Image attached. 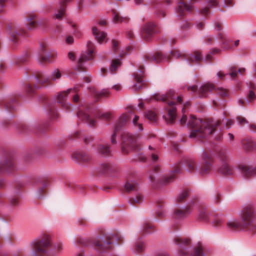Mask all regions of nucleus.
<instances>
[{
	"label": "nucleus",
	"instance_id": "nucleus-13",
	"mask_svg": "<svg viewBox=\"0 0 256 256\" xmlns=\"http://www.w3.org/2000/svg\"><path fill=\"white\" fill-rule=\"evenodd\" d=\"M87 48L88 52H82L78 59L77 67L78 69L80 70H84V62L94 58L93 52L94 46L93 43L90 41L88 42Z\"/></svg>",
	"mask_w": 256,
	"mask_h": 256
},
{
	"label": "nucleus",
	"instance_id": "nucleus-21",
	"mask_svg": "<svg viewBox=\"0 0 256 256\" xmlns=\"http://www.w3.org/2000/svg\"><path fill=\"white\" fill-rule=\"evenodd\" d=\"M192 9V6L183 0H179L176 8V12L178 16H186V12H190Z\"/></svg>",
	"mask_w": 256,
	"mask_h": 256
},
{
	"label": "nucleus",
	"instance_id": "nucleus-47",
	"mask_svg": "<svg viewBox=\"0 0 256 256\" xmlns=\"http://www.w3.org/2000/svg\"><path fill=\"white\" fill-rule=\"evenodd\" d=\"M145 248L144 243L140 238L135 244L134 250L136 252H142Z\"/></svg>",
	"mask_w": 256,
	"mask_h": 256
},
{
	"label": "nucleus",
	"instance_id": "nucleus-63",
	"mask_svg": "<svg viewBox=\"0 0 256 256\" xmlns=\"http://www.w3.org/2000/svg\"><path fill=\"white\" fill-rule=\"evenodd\" d=\"M190 27L191 24L188 22H185L184 24L182 26V28L184 30L186 29V30L190 28Z\"/></svg>",
	"mask_w": 256,
	"mask_h": 256
},
{
	"label": "nucleus",
	"instance_id": "nucleus-38",
	"mask_svg": "<svg viewBox=\"0 0 256 256\" xmlns=\"http://www.w3.org/2000/svg\"><path fill=\"white\" fill-rule=\"evenodd\" d=\"M246 71L244 68H240L237 70L235 66H231L230 68V72L228 74L233 78L236 77L238 72L240 74H243Z\"/></svg>",
	"mask_w": 256,
	"mask_h": 256
},
{
	"label": "nucleus",
	"instance_id": "nucleus-46",
	"mask_svg": "<svg viewBox=\"0 0 256 256\" xmlns=\"http://www.w3.org/2000/svg\"><path fill=\"white\" fill-rule=\"evenodd\" d=\"M138 119L139 116L135 115L132 120V124L136 130L142 131L143 130L142 124L138 122Z\"/></svg>",
	"mask_w": 256,
	"mask_h": 256
},
{
	"label": "nucleus",
	"instance_id": "nucleus-48",
	"mask_svg": "<svg viewBox=\"0 0 256 256\" xmlns=\"http://www.w3.org/2000/svg\"><path fill=\"white\" fill-rule=\"evenodd\" d=\"M191 256H204L203 248L202 246L196 247Z\"/></svg>",
	"mask_w": 256,
	"mask_h": 256
},
{
	"label": "nucleus",
	"instance_id": "nucleus-16",
	"mask_svg": "<svg viewBox=\"0 0 256 256\" xmlns=\"http://www.w3.org/2000/svg\"><path fill=\"white\" fill-rule=\"evenodd\" d=\"M46 46L44 44H40L42 53L39 54L38 60L41 62H52L57 57V52L54 50H50L48 54H44L43 52L46 48Z\"/></svg>",
	"mask_w": 256,
	"mask_h": 256
},
{
	"label": "nucleus",
	"instance_id": "nucleus-39",
	"mask_svg": "<svg viewBox=\"0 0 256 256\" xmlns=\"http://www.w3.org/2000/svg\"><path fill=\"white\" fill-rule=\"evenodd\" d=\"M122 64L121 59L116 58L113 60L110 67V70L112 73H114Z\"/></svg>",
	"mask_w": 256,
	"mask_h": 256
},
{
	"label": "nucleus",
	"instance_id": "nucleus-28",
	"mask_svg": "<svg viewBox=\"0 0 256 256\" xmlns=\"http://www.w3.org/2000/svg\"><path fill=\"white\" fill-rule=\"evenodd\" d=\"M92 32L96 39L99 43H102L106 40V34L102 31H100L96 27L92 28Z\"/></svg>",
	"mask_w": 256,
	"mask_h": 256
},
{
	"label": "nucleus",
	"instance_id": "nucleus-1",
	"mask_svg": "<svg viewBox=\"0 0 256 256\" xmlns=\"http://www.w3.org/2000/svg\"><path fill=\"white\" fill-rule=\"evenodd\" d=\"M181 124H187L190 128L192 132L189 137L196 140L206 138L212 134L219 126L220 122L208 120L202 121L194 116H191L188 118L186 115H183L180 120Z\"/></svg>",
	"mask_w": 256,
	"mask_h": 256
},
{
	"label": "nucleus",
	"instance_id": "nucleus-26",
	"mask_svg": "<svg viewBox=\"0 0 256 256\" xmlns=\"http://www.w3.org/2000/svg\"><path fill=\"white\" fill-rule=\"evenodd\" d=\"M0 172H10L14 168V164L12 158H10L2 162L0 164Z\"/></svg>",
	"mask_w": 256,
	"mask_h": 256
},
{
	"label": "nucleus",
	"instance_id": "nucleus-51",
	"mask_svg": "<svg viewBox=\"0 0 256 256\" xmlns=\"http://www.w3.org/2000/svg\"><path fill=\"white\" fill-rule=\"evenodd\" d=\"M152 228V226L149 224H148L146 223L144 224L142 228V234H146L150 232V231L149 230V229H150Z\"/></svg>",
	"mask_w": 256,
	"mask_h": 256
},
{
	"label": "nucleus",
	"instance_id": "nucleus-6",
	"mask_svg": "<svg viewBox=\"0 0 256 256\" xmlns=\"http://www.w3.org/2000/svg\"><path fill=\"white\" fill-rule=\"evenodd\" d=\"M188 90L196 93V95L200 98L207 96L209 92L215 90L216 94L222 97L228 96V90L222 88H216V86L210 82L202 84L198 89L195 85L188 87Z\"/></svg>",
	"mask_w": 256,
	"mask_h": 256
},
{
	"label": "nucleus",
	"instance_id": "nucleus-24",
	"mask_svg": "<svg viewBox=\"0 0 256 256\" xmlns=\"http://www.w3.org/2000/svg\"><path fill=\"white\" fill-rule=\"evenodd\" d=\"M134 78L136 84L133 86L134 90H138L146 84V81L144 80V71L142 69L140 70L138 72L134 74Z\"/></svg>",
	"mask_w": 256,
	"mask_h": 256
},
{
	"label": "nucleus",
	"instance_id": "nucleus-22",
	"mask_svg": "<svg viewBox=\"0 0 256 256\" xmlns=\"http://www.w3.org/2000/svg\"><path fill=\"white\" fill-rule=\"evenodd\" d=\"M238 168L245 178H250L256 176V167L247 164H241L239 166Z\"/></svg>",
	"mask_w": 256,
	"mask_h": 256
},
{
	"label": "nucleus",
	"instance_id": "nucleus-23",
	"mask_svg": "<svg viewBox=\"0 0 256 256\" xmlns=\"http://www.w3.org/2000/svg\"><path fill=\"white\" fill-rule=\"evenodd\" d=\"M6 30L12 40H15L17 36L23 35L26 34V30L20 28L18 26L13 24H10L7 26Z\"/></svg>",
	"mask_w": 256,
	"mask_h": 256
},
{
	"label": "nucleus",
	"instance_id": "nucleus-10",
	"mask_svg": "<svg viewBox=\"0 0 256 256\" xmlns=\"http://www.w3.org/2000/svg\"><path fill=\"white\" fill-rule=\"evenodd\" d=\"M218 158L222 162V165L218 168V172L224 176H231L234 174V168L228 164V156L227 152L220 150L218 154Z\"/></svg>",
	"mask_w": 256,
	"mask_h": 256
},
{
	"label": "nucleus",
	"instance_id": "nucleus-55",
	"mask_svg": "<svg viewBox=\"0 0 256 256\" xmlns=\"http://www.w3.org/2000/svg\"><path fill=\"white\" fill-rule=\"evenodd\" d=\"M110 94V90L108 89H102L100 92L97 94V95L99 97H104Z\"/></svg>",
	"mask_w": 256,
	"mask_h": 256
},
{
	"label": "nucleus",
	"instance_id": "nucleus-8",
	"mask_svg": "<svg viewBox=\"0 0 256 256\" xmlns=\"http://www.w3.org/2000/svg\"><path fill=\"white\" fill-rule=\"evenodd\" d=\"M121 150L123 154H126L132 150L139 149L137 139L132 134L124 132L122 134Z\"/></svg>",
	"mask_w": 256,
	"mask_h": 256
},
{
	"label": "nucleus",
	"instance_id": "nucleus-25",
	"mask_svg": "<svg viewBox=\"0 0 256 256\" xmlns=\"http://www.w3.org/2000/svg\"><path fill=\"white\" fill-rule=\"evenodd\" d=\"M175 243L182 248V249L180 250V254L182 256H186L188 255L187 248H185L184 247H186L190 244V240L188 238H182L178 237L174 239Z\"/></svg>",
	"mask_w": 256,
	"mask_h": 256
},
{
	"label": "nucleus",
	"instance_id": "nucleus-30",
	"mask_svg": "<svg viewBox=\"0 0 256 256\" xmlns=\"http://www.w3.org/2000/svg\"><path fill=\"white\" fill-rule=\"evenodd\" d=\"M72 0H63L60 2V6L58 12L54 15V18L58 20L61 19L65 14L66 4L71 2Z\"/></svg>",
	"mask_w": 256,
	"mask_h": 256
},
{
	"label": "nucleus",
	"instance_id": "nucleus-34",
	"mask_svg": "<svg viewBox=\"0 0 256 256\" xmlns=\"http://www.w3.org/2000/svg\"><path fill=\"white\" fill-rule=\"evenodd\" d=\"M98 152L104 156H108L110 154V150L109 146L106 144H100L97 148Z\"/></svg>",
	"mask_w": 256,
	"mask_h": 256
},
{
	"label": "nucleus",
	"instance_id": "nucleus-19",
	"mask_svg": "<svg viewBox=\"0 0 256 256\" xmlns=\"http://www.w3.org/2000/svg\"><path fill=\"white\" fill-rule=\"evenodd\" d=\"M192 205L186 207L181 208H176L173 213V218L176 220H180L186 218L192 212Z\"/></svg>",
	"mask_w": 256,
	"mask_h": 256
},
{
	"label": "nucleus",
	"instance_id": "nucleus-9",
	"mask_svg": "<svg viewBox=\"0 0 256 256\" xmlns=\"http://www.w3.org/2000/svg\"><path fill=\"white\" fill-rule=\"evenodd\" d=\"M114 240L116 241L120 240V238L118 236H114L111 234L103 236H98L94 242V246L98 251L101 252L104 250L110 248L112 244L114 243Z\"/></svg>",
	"mask_w": 256,
	"mask_h": 256
},
{
	"label": "nucleus",
	"instance_id": "nucleus-43",
	"mask_svg": "<svg viewBox=\"0 0 256 256\" xmlns=\"http://www.w3.org/2000/svg\"><path fill=\"white\" fill-rule=\"evenodd\" d=\"M248 85L250 88L251 89L250 90L249 93L248 94V102H252L256 98V94L254 93V92L252 90H254L256 88V86L252 82H250L248 84Z\"/></svg>",
	"mask_w": 256,
	"mask_h": 256
},
{
	"label": "nucleus",
	"instance_id": "nucleus-44",
	"mask_svg": "<svg viewBox=\"0 0 256 256\" xmlns=\"http://www.w3.org/2000/svg\"><path fill=\"white\" fill-rule=\"evenodd\" d=\"M190 193L188 190H184L180 192L176 198V201L178 203H180L184 200L189 196Z\"/></svg>",
	"mask_w": 256,
	"mask_h": 256
},
{
	"label": "nucleus",
	"instance_id": "nucleus-56",
	"mask_svg": "<svg viewBox=\"0 0 256 256\" xmlns=\"http://www.w3.org/2000/svg\"><path fill=\"white\" fill-rule=\"evenodd\" d=\"M214 40V38L212 36H206L204 37V42L207 44H212Z\"/></svg>",
	"mask_w": 256,
	"mask_h": 256
},
{
	"label": "nucleus",
	"instance_id": "nucleus-5",
	"mask_svg": "<svg viewBox=\"0 0 256 256\" xmlns=\"http://www.w3.org/2000/svg\"><path fill=\"white\" fill-rule=\"evenodd\" d=\"M174 94V90H169L166 94H155L152 99L158 101H162L166 102L167 106H166V110L168 112V118H166V121L168 123L172 124L174 122L176 118V104L170 100L173 99Z\"/></svg>",
	"mask_w": 256,
	"mask_h": 256
},
{
	"label": "nucleus",
	"instance_id": "nucleus-18",
	"mask_svg": "<svg viewBox=\"0 0 256 256\" xmlns=\"http://www.w3.org/2000/svg\"><path fill=\"white\" fill-rule=\"evenodd\" d=\"M156 25L152 22H148L144 24L142 28L141 34L146 40H150L154 34L156 32Z\"/></svg>",
	"mask_w": 256,
	"mask_h": 256
},
{
	"label": "nucleus",
	"instance_id": "nucleus-3",
	"mask_svg": "<svg viewBox=\"0 0 256 256\" xmlns=\"http://www.w3.org/2000/svg\"><path fill=\"white\" fill-rule=\"evenodd\" d=\"M32 256H55L62 250V244L58 242L52 245L51 238L46 234L40 236L31 242Z\"/></svg>",
	"mask_w": 256,
	"mask_h": 256
},
{
	"label": "nucleus",
	"instance_id": "nucleus-33",
	"mask_svg": "<svg viewBox=\"0 0 256 256\" xmlns=\"http://www.w3.org/2000/svg\"><path fill=\"white\" fill-rule=\"evenodd\" d=\"M214 226H219L224 222V219L222 216H210V220Z\"/></svg>",
	"mask_w": 256,
	"mask_h": 256
},
{
	"label": "nucleus",
	"instance_id": "nucleus-7",
	"mask_svg": "<svg viewBox=\"0 0 256 256\" xmlns=\"http://www.w3.org/2000/svg\"><path fill=\"white\" fill-rule=\"evenodd\" d=\"M81 86L80 84H78L73 88H69L66 91L59 93L57 96V102L61 104L64 109L67 110H70L72 106L71 104L66 102L68 95L69 94H74L72 100L75 102H78L79 100V97L76 94L78 92L80 87Z\"/></svg>",
	"mask_w": 256,
	"mask_h": 256
},
{
	"label": "nucleus",
	"instance_id": "nucleus-35",
	"mask_svg": "<svg viewBox=\"0 0 256 256\" xmlns=\"http://www.w3.org/2000/svg\"><path fill=\"white\" fill-rule=\"evenodd\" d=\"M218 38L222 42V48L226 50L230 49L232 46L230 45V43L232 42V40L226 39L223 33L220 32L218 34Z\"/></svg>",
	"mask_w": 256,
	"mask_h": 256
},
{
	"label": "nucleus",
	"instance_id": "nucleus-32",
	"mask_svg": "<svg viewBox=\"0 0 256 256\" xmlns=\"http://www.w3.org/2000/svg\"><path fill=\"white\" fill-rule=\"evenodd\" d=\"M124 188L128 192H138L139 190L138 184L134 180L128 181L125 184Z\"/></svg>",
	"mask_w": 256,
	"mask_h": 256
},
{
	"label": "nucleus",
	"instance_id": "nucleus-57",
	"mask_svg": "<svg viewBox=\"0 0 256 256\" xmlns=\"http://www.w3.org/2000/svg\"><path fill=\"white\" fill-rule=\"evenodd\" d=\"M10 204L12 206H16L19 204V198L18 197H12L10 198Z\"/></svg>",
	"mask_w": 256,
	"mask_h": 256
},
{
	"label": "nucleus",
	"instance_id": "nucleus-20",
	"mask_svg": "<svg viewBox=\"0 0 256 256\" xmlns=\"http://www.w3.org/2000/svg\"><path fill=\"white\" fill-rule=\"evenodd\" d=\"M90 114H92L91 110H88L86 112H84L80 108L77 112V116L80 120L86 122L88 126H92L96 124V121L90 116Z\"/></svg>",
	"mask_w": 256,
	"mask_h": 256
},
{
	"label": "nucleus",
	"instance_id": "nucleus-45",
	"mask_svg": "<svg viewBox=\"0 0 256 256\" xmlns=\"http://www.w3.org/2000/svg\"><path fill=\"white\" fill-rule=\"evenodd\" d=\"M198 218L202 221H208L210 220V216L205 209H202L200 211Z\"/></svg>",
	"mask_w": 256,
	"mask_h": 256
},
{
	"label": "nucleus",
	"instance_id": "nucleus-52",
	"mask_svg": "<svg viewBox=\"0 0 256 256\" xmlns=\"http://www.w3.org/2000/svg\"><path fill=\"white\" fill-rule=\"evenodd\" d=\"M16 102L15 100H12L10 102L6 104V109L8 110H14L16 108V106L14 104Z\"/></svg>",
	"mask_w": 256,
	"mask_h": 256
},
{
	"label": "nucleus",
	"instance_id": "nucleus-60",
	"mask_svg": "<svg viewBox=\"0 0 256 256\" xmlns=\"http://www.w3.org/2000/svg\"><path fill=\"white\" fill-rule=\"evenodd\" d=\"M78 224L79 226H84L87 225V222L85 219L83 218H80L78 220Z\"/></svg>",
	"mask_w": 256,
	"mask_h": 256
},
{
	"label": "nucleus",
	"instance_id": "nucleus-15",
	"mask_svg": "<svg viewBox=\"0 0 256 256\" xmlns=\"http://www.w3.org/2000/svg\"><path fill=\"white\" fill-rule=\"evenodd\" d=\"M130 118V114L128 113L127 114H122L119 118L117 122L114 130V132L112 134L111 138L112 143L115 144L116 143V132L120 130L124 126L128 121Z\"/></svg>",
	"mask_w": 256,
	"mask_h": 256
},
{
	"label": "nucleus",
	"instance_id": "nucleus-37",
	"mask_svg": "<svg viewBox=\"0 0 256 256\" xmlns=\"http://www.w3.org/2000/svg\"><path fill=\"white\" fill-rule=\"evenodd\" d=\"M208 3V6L202 8L201 10V14L204 16L208 15L210 13V8L216 6L218 4L216 0H210Z\"/></svg>",
	"mask_w": 256,
	"mask_h": 256
},
{
	"label": "nucleus",
	"instance_id": "nucleus-54",
	"mask_svg": "<svg viewBox=\"0 0 256 256\" xmlns=\"http://www.w3.org/2000/svg\"><path fill=\"white\" fill-rule=\"evenodd\" d=\"M38 88L39 87L36 86H34V87L32 84H28L26 86V91L29 94H34L35 90Z\"/></svg>",
	"mask_w": 256,
	"mask_h": 256
},
{
	"label": "nucleus",
	"instance_id": "nucleus-42",
	"mask_svg": "<svg viewBox=\"0 0 256 256\" xmlns=\"http://www.w3.org/2000/svg\"><path fill=\"white\" fill-rule=\"evenodd\" d=\"M143 199L142 196L138 192L134 198H130L129 203L132 205H134L136 204H141L143 202Z\"/></svg>",
	"mask_w": 256,
	"mask_h": 256
},
{
	"label": "nucleus",
	"instance_id": "nucleus-27",
	"mask_svg": "<svg viewBox=\"0 0 256 256\" xmlns=\"http://www.w3.org/2000/svg\"><path fill=\"white\" fill-rule=\"evenodd\" d=\"M36 16L34 14H30L27 16L25 22L27 28L29 30L34 29L36 26Z\"/></svg>",
	"mask_w": 256,
	"mask_h": 256
},
{
	"label": "nucleus",
	"instance_id": "nucleus-62",
	"mask_svg": "<svg viewBox=\"0 0 256 256\" xmlns=\"http://www.w3.org/2000/svg\"><path fill=\"white\" fill-rule=\"evenodd\" d=\"M93 138L92 136H86L84 138V141L85 144H88L93 140Z\"/></svg>",
	"mask_w": 256,
	"mask_h": 256
},
{
	"label": "nucleus",
	"instance_id": "nucleus-29",
	"mask_svg": "<svg viewBox=\"0 0 256 256\" xmlns=\"http://www.w3.org/2000/svg\"><path fill=\"white\" fill-rule=\"evenodd\" d=\"M72 158H75L78 162H88L90 159V156L86 152L82 151L76 152L73 154Z\"/></svg>",
	"mask_w": 256,
	"mask_h": 256
},
{
	"label": "nucleus",
	"instance_id": "nucleus-2",
	"mask_svg": "<svg viewBox=\"0 0 256 256\" xmlns=\"http://www.w3.org/2000/svg\"><path fill=\"white\" fill-rule=\"evenodd\" d=\"M239 217V220L234 219L227 222L229 229L256 234V212L253 205L246 206L240 212Z\"/></svg>",
	"mask_w": 256,
	"mask_h": 256
},
{
	"label": "nucleus",
	"instance_id": "nucleus-49",
	"mask_svg": "<svg viewBox=\"0 0 256 256\" xmlns=\"http://www.w3.org/2000/svg\"><path fill=\"white\" fill-rule=\"evenodd\" d=\"M146 116L148 119L152 122H155L156 120V114L152 111H148L146 114Z\"/></svg>",
	"mask_w": 256,
	"mask_h": 256
},
{
	"label": "nucleus",
	"instance_id": "nucleus-4",
	"mask_svg": "<svg viewBox=\"0 0 256 256\" xmlns=\"http://www.w3.org/2000/svg\"><path fill=\"white\" fill-rule=\"evenodd\" d=\"M182 165L184 166L186 170L192 174H198L199 166L196 160L191 158H184L174 165V170L169 174L163 176L159 182L162 185H167L173 182L176 178V174L181 172Z\"/></svg>",
	"mask_w": 256,
	"mask_h": 256
},
{
	"label": "nucleus",
	"instance_id": "nucleus-58",
	"mask_svg": "<svg viewBox=\"0 0 256 256\" xmlns=\"http://www.w3.org/2000/svg\"><path fill=\"white\" fill-rule=\"evenodd\" d=\"M112 44L114 51L116 52L118 49V42L116 40H112Z\"/></svg>",
	"mask_w": 256,
	"mask_h": 256
},
{
	"label": "nucleus",
	"instance_id": "nucleus-17",
	"mask_svg": "<svg viewBox=\"0 0 256 256\" xmlns=\"http://www.w3.org/2000/svg\"><path fill=\"white\" fill-rule=\"evenodd\" d=\"M144 58L148 62L154 64H158L162 62H168L170 60V56H166L160 52H158L155 55H146Z\"/></svg>",
	"mask_w": 256,
	"mask_h": 256
},
{
	"label": "nucleus",
	"instance_id": "nucleus-50",
	"mask_svg": "<svg viewBox=\"0 0 256 256\" xmlns=\"http://www.w3.org/2000/svg\"><path fill=\"white\" fill-rule=\"evenodd\" d=\"M76 244L77 246H80L81 245L84 246L88 245V240L80 237L77 238L76 240Z\"/></svg>",
	"mask_w": 256,
	"mask_h": 256
},
{
	"label": "nucleus",
	"instance_id": "nucleus-40",
	"mask_svg": "<svg viewBox=\"0 0 256 256\" xmlns=\"http://www.w3.org/2000/svg\"><path fill=\"white\" fill-rule=\"evenodd\" d=\"M96 117L106 121H108L111 119L112 116L110 112H103L100 111H98L96 114H94Z\"/></svg>",
	"mask_w": 256,
	"mask_h": 256
},
{
	"label": "nucleus",
	"instance_id": "nucleus-59",
	"mask_svg": "<svg viewBox=\"0 0 256 256\" xmlns=\"http://www.w3.org/2000/svg\"><path fill=\"white\" fill-rule=\"evenodd\" d=\"M221 196L219 194H216L213 198V202L215 204H218L220 201Z\"/></svg>",
	"mask_w": 256,
	"mask_h": 256
},
{
	"label": "nucleus",
	"instance_id": "nucleus-14",
	"mask_svg": "<svg viewBox=\"0 0 256 256\" xmlns=\"http://www.w3.org/2000/svg\"><path fill=\"white\" fill-rule=\"evenodd\" d=\"M62 74L58 69H55L51 73L50 76L48 78H44L42 74H39L38 76L34 78V82L38 84H50L51 81H54L61 78Z\"/></svg>",
	"mask_w": 256,
	"mask_h": 256
},
{
	"label": "nucleus",
	"instance_id": "nucleus-36",
	"mask_svg": "<svg viewBox=\"0 0 256 256\" xmlns=\"http://www.w3.org/2000/svg\"><path fill=\"white\" fill-rule=\"evenodd\" d=\"M112 19L113 21L115 23H120V22H126L128 21V18L126 17H122L120 16L118 13L116 12L115 10H112Z\"/></svg>",
	"mask_w": 256,
	"mask_h": 256
},
{
	"label": "nucleus",
	"instance_id": "nucleus-11",
	"mask_svg": "<svg viewBox=\"0 0 256 256\" xmlns=\"http://www.w3.org/2000/svg\"><path fill=\"white\" fill-rule=\"evenodd\" d=\"M202 165L198 170V174L204 176L209 174L212 170L214 159L212 154L206 152H203L200 156Z\"/></svg>",
	"mask_w": 256,
	"mask_h": 256
},
{
	"label": "nucleus",
	"instance_id": "nucleus-53",
	"mask_svg": "<svg viewBox=\"0 0 256 256\" xmlns=\"http://www.w3.org/2000/svg\"><path fill=\"white\" fill-rule=\"evenodd\" d=\"M49 114L52 118H56L58 116L57 111L56 109L53 106L50 108Z\"/></svg>",
	"mask_w": 256,
	"mask_h": 256
},
{
	"label": "nucleus",
	"instance_id": "nucleus-12",
	"mask_svg": "<svg viewBox=\"0 0 256 256\" xmlns=\"http://www.w3.org/2000/svg\"><path fill=\"white\" fill-rule=\"evenodd\" d=\"M170 54L175 58L186 60L190 63L194 62H198L202 60L201 54L198 51L194 52V55H192L174 50L170 51Z\"/></svg>",
	"mask_w": 256,
	"mask_h": 256
},
{
	"label": "nucleus",
	"instance_id": "nucleus-31",
	"mask_svg": "<svg viewBox=\"0 0 256 256\" xmlns=\"http://www.w3.org/2000/svg\"><path fill=\"white\" fill-rule=\"evenodd\" d=\"M242 144L244 148L246 151H252L256 148V144L250 138L242 140Z\"/></svg>",
	"mask_w": 256,
	"mask_h": 256
},
{
	"label": "nucleus",
	"instance_id": "nucleus-64",
	"mask_svg": "<svg viewBox=\"0 0 256 256\" xmlns=\"http://www.w3.org/2000/svg\"><path fill=\"white\" fill-rule=\"evenodd\" d=\"M233 5L232 0H224V6L226 7L228 6H232Z\"/></svg>",
	"mask_w": 256,
	"mask_h": 256
},
{
	"label": "nucleus",
	"instance_id": "nucleus-61",
	"mask_svg": "<svg viewBox=\"0 0 256 256\" xmlns=\"http://www.w3.org/2000/svg\"><path fill=\"white\" fill-rule=\"evenodd\" d=\"M237 120L238 122V124L240 125H242L248 122L247 120L241 116H238L237 118Z\"/></svg>",
	"mask_w": 256,
	"mask_h": 256
},
{
	"label": "nucleus",
	"instance_id": "nucleus-41",
	"mask_svg": "<svg viewBox=\"0 0 256 256\" xmlns=\"http://www.w3.org/2000/svg\"><path fill=\"white\" fill-rule=\"evenodd\" d=\"M100 169L103 173L110 174L114 170V168L110 164L105 163L100 165Z\"/></svg>",
	"mask_w": 256,
	"mask_h": 256
}]
</instances>
